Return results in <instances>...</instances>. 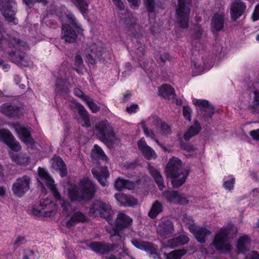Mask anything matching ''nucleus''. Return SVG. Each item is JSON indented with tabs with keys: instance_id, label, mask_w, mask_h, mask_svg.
<instances>
[{
	"instance_id": "obj_16",
	"label": "nucleus",
	"mask_w": 259,
	"mask_h": 259,
	"mask_svg": "<svg viewBox=\"0 0 259 259\" xmlns=\"http://www.w3.org/2000/svg\"><path fill=\"white\" fill-rule=\"evenodd\" d=\"M162 196L169 203L185 205L188 203L187 198L180 194L177 191L168 190L162 192Z\"/></svg>"
},
{
	"instance_id": "obj_27",
	"label": "nucleus",
	"mask_w": 259,
	"mask_h": 259,
	"mask_svg": "<svg viewBox=\"0 0 259 259\" xmlns=\"http://www.w3.org/2000/svg\"><path fill=\"white\" fill-rule=\"evenodd\" d=\"M62 38L68 43L74 42L77 38V35L74 30L68 24H62Z\"/></svg>"
},
{
	"instance_id": "obj_50",
	"label": "nucleus",
	"mask_w": 259,
	"mask_h": 259,
	"mask_svg": "<svg viewBox=\"0 0 259 259\" xmlns=\"http://www.w3.org/2000/svg\"><path fill=\"white\" fill-rule=\"evenodd\" d=\"M160 133L162 135H167L171 133V127L166 122L161 121L160 123Z\"/></svg>"
},
{
	"instance_id": "obj_64",
	"label": "nucleus",
	"mask_w": 259,
	"mask_h": 259,
	"mask_svg": "<svg viewBox=\"0 0 259 259\" xmlns=\"http://www.w3.org/2000/svg\"><path fill=\"white\" fill-rule=\"evenodd\" d=\"M252 18L253 21L259 20V4L256 6Z\"/></svg>"
},
{
	"instance_id": "obj_46",
	"label": "nucleus",
	"mask_w": 259,
	"mask_h": 259,
	"mask_svg": "<svg viewBox=\"0 0 259 259\" xmlns=\"http://www.w3.org/2000/svg\"><path fill=\"white\" fill-rule=\"evenodd\" d=\"M85 101L84 102L93 113H97L100 110V107L98 106L94 101L90 97H84Z\"/></svg>"
},
{
	"instance_id": "obj_29",
	"label": "nucleus",
	"mask_w": 259,
	"mask_h": 259,
	"mask_svg": "<svg viewBox=\"0 0 259 259\" xmlns=\"http://www.w3.org/2000/svg\"><path fill=\"white\" fill-rule=\"evenodd\" d=\"M74 108L78 111V114L81 117L84 123L81 125L84 127H89L91 126V123L88 115V112L84 107L79 103H75Z\"/></svg>"
},
{
	"instance_id": "obj_12",
	"label": "nucleus",
	"mask_w": 259,
	"mask_h": 259,
	"mask_svg": "<svg viewBox=\"0 0 259 259\" xmlns=\"http://www.w3.org/2000/svg\"><path fill=\"white\" fill-rule=\"evenodd\" d=\"M30 181V178L27 176L18 178L12 186L14 194L19 197H22L29 190Z\"/></svg>"
},
{
	"instance_id": "obj_59",
	"label": "nucleus",
	"mask_w": 259,
	"mask_h": 259,
	"mask_svg": "<svg viewBox=\"0 0 259 259\" xmlns=\"http://www.w3.org/2000/svg\"><path fill=\"white\" fill-rule=\"evenodd\" d=\"M124 185V189L133 190L135 188L136 184L134 181L125 180Z\"/></svg>"
},
{
	"instance_id": "obj_40",
	"label": "nucleus",
	"mask_w": 259,
	"mask_h": 259,
	"mask_svg": "<svg viewBox=\"0 0 259 259\" xmlns=\"http://www.w3.org/2000/svg\"><path fill=\"white\" fill-rule=\"evenodd\" d=\"M137 48L135 50H132L131 55L132 57L139 61L141 60L145 53V47L144 45L138 43Z\"/></svg>"
},
{
	"instance_id": "obj_8",
	"label": "nucleus",
	"mask_w": 259,
	"mask_h": 259,
	"mask_svg": "<svg viewBox=\"0 0 259 259\" xmlns=\"http://www.w3.org/2000/svg\"><path fill=\"white\" fill-rule=\"evenodd\" d=\"M0 12L9 23L17 24V4L15 0H0Z\"/></svg>"
},
{
	"instance_id": "obj_57",
	"label": "nucleus",
	"mask_w": 259,
	"mask_h": 259,
	"mask_svg": "<svg viewBox=\"0 0 259 259\" xmlns=\"http://www.w3.org/2000/svg\"><path fill=\"white\" fill-rule=\"evenodd\" d=\"M22 259H36L34 252L29 249L25 250Z\"/></svg>"
},
{
	"instance_id": "obj_9",
	"label": "nucleus",
	"mask_w": 259,
	"mask_h": 259,
	"mask_svg": "<svg viewBox=\"0 0 259 259\" xmlns=\"http://www.w3.org/2000/svg\"><path fill=\"white\" fill-rule=\"evenodd\" d=\"M190 6V0H178L176 9L177 19L180 27L183 28H186L189 26Z\"/></svg>"
},
{
	"instance_id": "obj_26",
	"label": "nucleus",
	"mask_w": 259,
	"mask_h": 259,
	"mask_svg": "<svg viewBox=\"0 0 259 259\" xmlns=\"http://www.w3.org/2000/svg\"><path fill=\"white\" fill-rule=\"evenodd\" d=\"M114 197L120 205L122 206H134L138 203L137 199L133 196L123 193H116Z\"/></svg>"
},
{
	"instance_id": "obj_5",
	"label": "nucleus",
	"mask_w": 259,
	"mask_h": 259,
	"mask_svg": "<svg viewBox=\"0 0 259 259\" xmlns=\"http://www.w3.org/2000/svg\"><path fill=\"white\" fill-rule=\"evenodd\" d=\"M236 232V228L233 224H228L227 226L223 227L215 235L214 240L210 246H214L217 250L230 251L231 246L228 241V235Z\"/></svg>"
},
{
	"instance_id": "obj_4",
	"label": "nucleus",
	"mask_w": 259,
	"mask_h": 259,
	"mask_svg": "<svg viewBox=\"0 0 259 259\" xmlns=\"http://www.w3.org/2000/svg\"><path fill=\"white\" fill-rule=\"evenodd\" d=\"M167 177L171 179L174 187H181L186 181L188 172L182 168V162L180 159L173 157L169 160L166 169Z\"/></svg>"
},
{
	"instance_id": "obj_24",
	"label": "nucleus",
	"mask_w": 259,
	"mask_h": 259,
	"mask_svg": "<svg viewBox=\"0 0 259 259\" xmlns=\"http://www.w3.org/2000/svg\"><path fill=\"white\" fill-rule=\"evenodd\" d=\"M107 231L110 234L111 240L112 242H115L123 243L124 240L125 235L132 236L133 235V233L125 231H121V230L117 229L114 227L111 229H107Z\"/></svg>"
},
{
	"instance_id": "obj_45",
	"label": "nucleus",
	"mask_w": 259,
	"mask_h": 259,
	"mask_svg": "<svg viewBox=\"0 0 259 259\" xmlns=\"http://www.w3.org/2000/svg\"><path fill=\"white\" fill-rule=\"evenodd\" d=\"M73 3L76 5L80 10L81 14L84 15L88 10V4L86 0H72Z\"/></svg>"
},
{
	"instance_id": "obj_37",
	"label": "nucleus",
	"mask_w": 259,
	"mask_h": 259,
	"mask_svg": "<svg viewBox=\"0 0 259 259\" xmlns=\"http://www.w3.org/2000/svg\"><path fill=\"white\" fill-rule=\"evenodd\" d=\"M163 210V206L158 201L156 200L153 203L148 215L152 219L155 218Z\"/></svg>"
},
{
	"instance_id": "obj_30",
	"label": "nucleus",
	"mask_w": 259,
	"mask_h": 259,
	"mask_svg": "<svg viewBox=\"0 0 259 259\" xmlns=\"http://www.w3.org/2000/svg\"><path fill=\"white\" fill-rule=\"evenodd\" d=\"M158 93L163 98L168 100L174 99L176 96L174 88L167 84H164L159 87Z\"/></svg>"
},
{
	"instance_id": "obj_21",
	"label": "nucleus",
	"mask_w": 259,
	"mask_h": 259,
	"mask_svg": "<svg viewBox=\"0 0 259 259\" xmlns=\"http://www.w3.org/2000/svg\"><path fill=\"white\" fill-rule=\"evenodd\" d=\"M92 172L102 186L107 185L106 179L109 176V174L106 166H96L92 169Z\"/></svg>"
},
{
	"instance_id": "obj_38",
	"label": "nucleus",
	"mask_w": 259,
	"mask_h": 259,
	"mask_svg": "<svg viewBox=\"0 0 259 259\" xmlns=\"http://www.w3.org/2000/svg\"><path fill=\"white\" fill-rule=\"evenodd\" d=\"M92 158L95 160L101 159L106 160L107 159L105 153L101 147L97 145H95L91 152Z\"/></svg>"
},
{
	"instance_id": "obj_51",
	"label": "nucleus",
	"mask_w": 259,
	"mask_h": 259,
	"mask_svg": "<svg viewBox=\"0 0 259 259\" xmlns=\"http://www.w3.org/2000/svg\"><path fill=\"white\" fill-rule=\"evenodd\" d=\"M175 238L178 247L187 244L189 240L188 237L185 235H181Z\"/></svg>"
},
{
	"instance_id": "obj_32",
	"label": "nucleus",
	"mask_w": 259,
	"mask_h": 259,
	"mask_svg": "<svg viewBox=\"0 0 259 259\" xmlns=\"http://www.w3.org/2000/svg\"><path fill=\"white\" fill-rule=\"evenodd\" d=\"M148 169L151 176L153 178L155 182L157 184L159 189L160 190H163L165 186L164 185L163 180L160 171L158 169L152 166H149Z\"/></svg>"
},
{
	"instance_id": "obj_35",
	"label": "nucleus",
	"mask_w": 259,
	"mask_h": 259,
	"mask_svg": "<svg viewBox=\"0 0 259 259\" xmlns=\"http://www.w3.org/2000/svg\"><path fill=\"white\" fill-rule=\"evenodd\" d=\"M201 129L200 124L198 121H195L193 125L191 126L185 132L184 138L186 141H189L191 138L197 135Z\"/></svg>"
},
{
	"instance_id": "obj_53",
	"label": "nucleus",
	"mask_w": 259,
	"mask_h": 259,
	"mask_svg": "<svg viewBox=\"0 0 259 259\" xmlns=\"http://www.w3.org/2000/svg\"><path fill=\"white\" fill-rule=\"evenodd\" d=\"M235 182V179L232 177L229 180L224 181L223 186L225 189L231 190L234 188V185Z\"/></svg>"
},
{
	"instance_id": "obj_39",
	"label": "nucleus",
	"mask_w": 259,
	"mask_h": 259,
	"mask_svg": "<svg viewBox=\"0 0 259 259\" xmlns=\"http://www.w3.org/2000/svg\"><path fill=\"white\" fill-rule=\"evenodd\" d=\"M56 85L58 91L65 93H67L71 88V85L67 80L61 78L58 79Z\"/></svg>"
},
{
	"instance_id": "obj_19",
	"label": "nucleus",
	"mask_w": 259,
	"mask_h": 259,
	"mask_svg": "<svg viewBox=\"0 0 259 259\" xmlns=\"http://www.w3.org/2000/svg\"><path fill=\"white\" fill-rule=\"evenodd\" d=\"M89 247L96 253L106 254L113 250L116 247L115 244H110L101 242H92L88 244Z\"/></svg>"
},
{
	"instance_id": "obj_60",
	"label": "nucleus",
	"mask_w": 259,
	"mask_h": 259,
	"mask_svg": "<svg viewBox=\"0 0 259 259\" xmlns=\"http://www.w3.org/2000/svg\"><path fill=\"white\" fill-rule=\"evenodd\" d=\"M166 247H168L169 248H174L178 247L177 241L176 240V238H172L169 239L167 241V243L165 245Z\"/></svg>"
},
{
	"instance_id": "obj_43",
	"label": "nucleus",
	"mask_w": 259,
	"mask_h": 259,
	"mask_svg": "<svg viewBox=\"0 0 259 259\" xmlns=\"http://www.w3.org/2000/svg\"><path fill=\"white\" fill-rule=\"evenodd\" d=\"M124 22L126 25V28L128 31H132L139 26L137 25V19L132 14L130 13V17L128 18L124 19Z\"/></svg>"
},
{
	"instance_id": "obj_14",
	"label": "nucleus",
	"mask_w": 259,
	"mask_h": 259,
	"mask_svg": "<svg viewBox=\"0 0 259 259\" xmlns=\"http://www.w3.org/2000/svg\"><path fill=\"white\" fill-rule=\"evenodd\" d=\"M133 220L122 212H119L115 221L114 228L134 234L131 229Z\"/></svg>"
},
{
	"instance_id": "obj_25",
	"label": "nucleus",
	"mask_w": 259,
	"mask_h": 259,
	"mask_svg": "<svg viewBox=\"0 0 259 259\" xmlns=\"http://www.w3.org/2000/svg\"><path fill=\"white\" fill-rule=\"evenodd\" d=\"M15 129L19 138L23 142L27 144L33 143L34 141L31 136L29 128L21 125H16L15 126Z\"/></svg>"
},
{
	"instance_id": "obj_48",
	"label": "nucleus",
	"mask_w": 259,
	"mask_h": 259,
	"mask_svg": "<svg viewBox=\"0 0 259 259\" xmlns=\"http://www.w3.org/2000/svg\"><path fill=\"white\" fill-rule=\"evenodd\" d=\"M66 17L68 20V21L71 24V25L78 31L81 30V25L76 20L75 16L71 14H68L66 15Z\"/></svg>"
},
{
	"instance_id": "obj_56",
	"label": "nucleus",
	"mask_w": 259,
	"mask_h": 259,
	"mask_svg": "<svg viewBox=\"0 0 259 259\" xmlns=\"http://www.w3.org/2000/svg\"><path fill=\"white\" fill-rule=\"evenodd\" d=\"M183 115L185 117V118L189 120H191V116L192 113V110L191 108L188 106H184L183 107Z\"/></svg>"
},
{
	"instance_id": "obj_18",
	"label": "nucleus",
	"mask_w": 259,
	"mask_h": 259,
	"mask_svg": "<svg viewBox=\"0 0 259 259\" xmlns=\"http://www.w3.org/2000/svg\"><path fill=\"white\" fill-rule=\"evenodd\" d=\"M132 244L137 248L144 250L151 254H156L158 251V247L153 243L147 241L133 238L131 239Z\"/></svg>"
},
{
	"instance_id": "obj_7",
	"label": "nucleus",
	"mask_w": 259,
	"mask_h": 259,
	"mask_svg": "<svg viewBox=\"0 0 259 259\" xmlns=\"http://www.w3.org/2000/svg\"><path fill=\"white\" fill-rule=\"evenodd\" d=\"M94 133L100 141L107 145L111 144L115 139L113 129L106 120L96 124Z\"/></svg>"
},
{
	"instance_id": "obj_42",
	"label": "nucleus",
	"mask_w": 259,
	"mask_h": 259,
	"mask_svg": "<svg viewBox=\"0 0 259 259\" xmlns=\"http://www.w3.org/2000/svg\"><path fill=\"white\" fill-rule=\"evenodd\" d=\"M185 253V250L178 249L169 253H164L163 255L165 259H181Z\"/></svg>"
},
{
	"instance_id": "obj_55",
	"label": "nucleus",
	"mask_w": 259,
	"mask_h": 259,
	"mask_svg": "<svg viewBox=\"0 0 259 259\" xmlns=\"http://www.w3.org/2000/svg\"><path fill=\"white\" fill-rule=\"evenodd\" d=\"M125 180L120 178H117L114 183L115 189L118 190H121L124 189Z\"/></svg>"
},
{
	"instance_id": "obj_62",
	"label": "nucleus",
	"mask_w": 259,
	"mask_h": 259,
	"mask_svg": "<svg viewBox=\"0 0 259 259\" xmlns=\"http://www.w3.org/2000/svg\"><path fill=\"white\" fill-rule=\"evenodd\" d=\"M26 242V240L24 237L23 236H19L17 238L16 241L14 243V246L17 248L19 245H22L25 243Z\"/></svg>"
},
{
	"instance_id": "obj_33",
	"label": "nucleus",
	"mask_w": 259,
	"mask_h": 259,
	"mask_svg": "<svg viewBox=\"0 0 259 259\" xmlns=\"http://www.w3.org/2000/svg\"><path fill=\"white\" fill-rule=\"evenodd\" d=\"M250 239L249 236L244 235L237 240L236 247L238 253H244L248 249V245L250 244Z\"/></svg>"
},
{
	"instance_id": "obj_31",
	"label": "nucleus",
	"mask_w": 259,
	"mask_h": 259,
	"mask_svg": "<svg viewBox=\"0 0 259 259\" xmlns=\"http://www.w3.org/2000/svg\"><path fill=\"white\" fill-rule=\"evenodd\" d=\"M0 110L2 113L8 116L15 117L19 115L20 108L15 105L5 104L3 105Z\"/></svg>"
},
{
	"instance_id": "obj_11",
	"label": "nucleus",
	"mask_w": 259,
	"mask_h": 259,
	"mask_svg": "<svg viewBox=\"0 0 259 259\" xmlns=\"http://www.w3.org/2000/svg\"><path fill=\"white\" fill-rule=\"evenodd\" d=\"M161 120L157 116H151L149 117L146 121L141 122L142 128L143 130L144 134L147 137H150L156 143H157L163 149L164 147L163 144L159 143L157 139L154 138V134L151 129H149L148 127L154 129L157 128L159 124L161 123Z\"/></svg>"
},
{
	"instance_id": "obj_10",
	"label": "nucleus",
	"mask_w": 259,
	"mask_h": 259,
	"mask_svg": "<svg viewBox=\"0 0 259 259\" xmlns=\"http://www.w3.org/2000/svg\"><path fill=\"white\" fill-rule=\"evenodd\" d=\"M104 49V47L101 41H97L93 43L85 51L86 61L92 65L96 64L98 60L101 59Z\"/></svg>"
},
{
	"instance_id": "obj_28",
	"label": "nucleus",
	"mask_w": 259,
	"mask_h": 259,
	"mask_svg": "<svg viewBox=\"0 0 259 259\" xmlns=\"http://www.w3.org/2000/svg\"><path fill=\"white\" fill-rule=\"evenodd\" d=\"M52 167L59 171L62 177H66L67 175L66 165L60 156H55L52 158Z\"/></svg>"
},
{
	"instance_id": "obj_17",
	"label": "nucleus",
	"mask_w": 259,
	"mask_h": 259,
	"mask_svg": "<svg viewBox=\"0 0 259 259\" xmlns=\"http://www.w3.org/2000/svg\"><path fill=\"white\" fill-rule=\"evenodd\" d=\"M194 104L199 107V112L206 119L210 118L214 113V108L206 100L197 99Z\"/></svg>"
},
{
	"instance_id": "obj_54",
	"label": "nucleus",
	"mask_w": 259,
	"mask_h": 259,
	"mask_svg": "<svg viewBox=\"0 0 259 259\" xmlns=\"http://www.w3.org/2000/svg\"><path fill=\"white\" fill-rule=\"evenodd\" d=\"M183 221L185 224L187 226L189 230H190V227L191 226H196L193 223V220L191 216L187 214H184L183 217Z\"/></svg>"
},
{
	"instance_id": "obj_52",
	"label": "nucleus",
	"mask_w": 259,
	"mask_h": 259,
	"mask_svg": "<svg viewBox=\"0 0 259 259\" xmlns=\"http://www.w3.org/2000/svg\"><path fill=\"white\" fill-rule=\"evenodd\" d=\"M144 3L148 13H153L155 9L154 0H144Z\"/></svg>"
},
{
	"instance_id": "obj_20",
	"label": "nucleus",
	"mask_w": 259,
	"mask_h": 259,
	"mask_svg": "<svg viewBox=\"0 0 259 259\" xmlns=\"http://www.w3.org/2000/svg\"><path fill=\"white\" fill-rule=\"evenodd\" d=\"M246 9V6L241 0H235L232 4L230 8V13L232 19L235 21L243 14Z\"/></svg>"
},
{
	"instance_id": "obj_2",
	"label": "nucleus",
	"mask_w": 259,
	"mask_h": 259,
	"mask_svg": "<svg viewBox=\"0 0 259 259\" xmlns=\"http://www.w3.org/2000/svg\"><path fill=\"white\" fill-rule=\"evenodd\" d=\"M95 192V185L90 179L85 177L80 181L78 185H70L68 195L72 201H88L94 198Z\"/></svg>"
},
{
	"instance_id": "obj_13",
	"label": "nucleus",
	"mask_w": 259,
	"mask_h": 259,
	"mask_svg": "<svg viewBox=\"0 0 259 259\" xmlns=\"http://www.w3.org/2000/svg\"><path fill=\"white\" fill-rule=\"evenodd\" d=\"M0 140L14 151H19L21 149L19 142L15 140L12 133L7 129H0Z\"/></svg>"
},
{
	"instance_id": "obj_63",
	"label": "nucleus",
	"mask_w": 259,
	"mask_h": 259,
	"mask_svg": "<svg viewBox=\"0 0 259 259\" xmlns=\"http://www.w3.org/2000/svg\"><path fill=\"white\" fill-rule=\"evenodd\" d=\"M182 148L187 152H193L195 150V148L192 145L182 144Z\"/></svg>"
},
{
	"instance_id": "obj_22",
	"label": "nucleus",
	"mask_w": 259,
	"mask_h": 259,
	"mask_svg": "<svg viewBox=\"0 0 259 259\" xmlns=\"http://www.w3.org/2000/svg\"><path fill=\"white\" fill-rule=\"evenodd\" d=\"M190 231L193 233L196 239L200 243H205L206 237L211 234V232L204 227L191 226Z\"/></svg>"
},
{
	"instance_id": "obj_3",
	"label": "nucleus",
	"mask_w": 259,
	"mask_h": 259,
	"mask_svg": "<svg viewBox=\"0 0 259 259\" xmlns=\"http://www.w3.org/2000/svg\"><path fill=\"white\" fill-rule=\"evenodd\" d=\"M38 178L37 180L39 184L41 192V198L38 208L32 209V213L38 217H47L48 216V205H49V195H47V188H49V173L46 168L39 167L38 168Z\"/></svg>"
},
{
	"instance_id": "obj_61",
	"label": "nucleus",
	"mask_w": 259,
	"mask_h": 259,
	"mask_svg": "<svg viewBox=\"0 0 259 259\" xmlns=\"http://www.w3.org/2000/svg\"><path fill=\"white\" fill-rule=\"evenodd\" d=\"M74 93L75 96L80 98L83 102L85 101V98L84 97H88L80 89L78 88L74 89Z\"/></svg>"
},
{
	"instance_id": "obj_15",
	"label": "nucleus",
	"mask_w": 259,
	"mask_h": 259,
	"mask_svg": "<svg viewBox=\"0 0 259 259\" xmlns=\"http://www.w3.org/2000/svg\"><path fill=\"white\" fill-rule=\"evenodd\" d=\"M175 231L174 224L169 220L162 221L157 228V233L162 239L171 237Z\"/></svg>"
},
{
	"instance_id": "obj_47",
	"label": "nucleus",
	"mask_w": 259,
	"mask_h": 259,
	"mask_svg": "<svg viewBox=\"0 0 259 259\" xmlns=\"http://www.w3.org/2000/svg\"><path fill=\"white\" fill-rule=\"evenodd\" d=\"M250 106L255 111L259 112V91L253 92V97Z\"/></svg>"
},
{
	"instance_id": "obj_58",
	"label": "nucleus",
	"mask_w": 259,
	"mask_h": 259,
	"mask_svg": "<svg viewBox=\"0 0 259 259\" xmlns=\"http://www.w3.org/2000/svg\"><path fill=\"white\" fill-rule=\"evenodd\" d=\"M246 259H259V253L256 251L249 252L245 256Z\"/></svg>"
},
{
	"instance_id": "obj_34",
	"label": "nucleus",
	"mask_w": 259,
	"mask_h": 259,
	"mask_svg": "<svg viewBox=\"0 0 259 259\" xmlns=\"http://www.w3.org/2000/svg\"><path fill=\"white\" fill-rule=\"evenodd\" d=\"M224 15L221 13H216L212 18V28L217 31L221 30L224 27Z\"/></svg>"
},
{
	"instance_id": "obj_1",
	"label": "nucleus",
	"mask_w": 259,
	"mask_h": 259,
	"mask_svg": "<svg viewBox=\"0 0 259 259\" xmlns=\"http://www.w3.org/2000/svg\"><path fill=\"white\" fill-rule=\"evenodd\" d=\"M3 28L0 22V44L1 47L9 55V58L18 65L28 67L32 65L30 58L23 53L27 48V43L19 37L9 36L8 40L3 39Z\"/></svg>"
},
{
	"instance_id": "obj_44",
	"label": "nucleus",
	"mask_w": 259,
	"mask_h": 259,
	"mask_svg": "<svg viewBox=\"0 0 259 259\" xmlns=\"http://www.w3.org/2000/svg\"><path fill=\"white\" fill-rule=\"evenodd\" d=\"M12 159L13 162L20 165L27 164L29 160L28 157L24 154H20L19 155L12 156Z\"/></svg>"
},
{
	"instance_id": "obj_41",
	"label": "nucleus",
	"mask_w": 259,
	"mask_h": 259,
	"mask_svg": "<svg viewBox=\"0 0 259 259\" xmlns=\"http://www.w3.org/2000/svg\"><path fill=\"white\" fill-rule=\"evenodd\" d=\"M74 65V70L79 74H82V70L84 68V65L82 58L79 53H77L75 56Z\"/></svg>"
},
{
	"instance_id": "obj_36",
	"label": "nucleus",
	"mask_w": 259,
	"mask_h": 259,
	"mask_svg": "<svg viewBox=\"0 0 259 259\" xmlns=\"http://www.w3.org/2000/svg\"><path fill=\"white\" fill-rule=\"evenodd\" d=\"M87 219L83 213L80 211H77L74 213L66 223V226L68 228L74 226L76 224L79 222H84L86 221Z\"/></svg>"
},
{
	"instance_id": "obj_6",
	"label": "nucleus",
	"mask_w": 259,
	"mask_h": 259,
	"mask_svg": "<svg viewBox=\"0 0 259 259\" xmlns=\"http://www.w3.org/2000/svg\"><path fill=\"white\" fill-rule=\"evenodd\" d=\"M89 213L92 217L105 218L109 224L114 223L112 219L113 211L110 205L100 200L93 202L90 209Z\"/></svg>"
},
{
	"instance_id": "obj_49",
	"label": "nucleus",
	"mask_w": 259,
	"mask_h": 259,
	"mask_svg": "<svg viewBox=\"0 0 259 259\" xmlns=\"http://www.w3.org/2000/svg\"><path fill=\"white\" fill-rule=\"evenodd\" d=\"M50 189L52 191L54 197L56 200H60L61 195L59 194L56 185L54 184V180L50 176Z\"/></svg>"
},
{
	"instance_id": "obj_23",
	"label": "nucleus",
	"mask_w": 259,
	"mask_h": 259,
	"mask_svg": "<svg viewBox=\"0 0 259 259\" xmlns=\"http://www.w3.org/2000/svg\"><path fill=\"white\" fill-rule=\"evenodd\" d=\"M138 147L144 156L148 160L155 158L156 153L154 150L149 146L144 139H141L138 142Z\"/></svg>"
}]
</instances>
